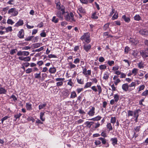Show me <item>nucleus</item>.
<instances>
[{"label": "nucleus", "mask_w": 148, "mask_h": 148, "mask_svg": "<svg viewBox=\"0 0 148 148\" xmlns=\"http://www.w3.org/2000/svg\"><path fill=\"white\" fill-rule=\"evenodd\" d=\"M123 61L124 62L126 63V65L127 66H129L131 63L130 62L127 60H123Z\"/></svg>", "instance_id": "nucleus-42"}, {"label": "nucleus", "mask_w": 148, "mask_h": 148, "mask_svg": "<svg viewBox=\"0 0 148 148\" xmlns=\"http://www.w3.org/2000/svg\"><path fill=\"white\" fill-rule=\"evenodd\" d=\"M137 65L138 68L140 69H143L145 66L144 63L142 61L138 63Z\"/></svg>", "instance_id": "nucleus-20"}, {"label": "nucleus", "mask_w": 148, "mask_h": 148, "mask_svg": "<svg viewBox=\"0 0 148 148\" xmlns=\"http://www.w3.org/2000/svg\"><path fill=\"white\" fill-rule=\"evenodd\" d=\"M97 87L98 88V89L99 92V95L102 92V89L100 85H97Z\"/></svg>", "instance_id": "nucleus-58"}, {"label": "nucleus", "mask_w": 148, "mask_h": 148, "mask_svg": "<svg viewBox=\"0 0 148 148\" xmlns=\"http://www.w3.org/2000/svg\"><path fill=\"white\" fill-rule=\"evenodd\" d=\"M109 77V74L108 72H106L104 73L103 78L104 79L107 80Z\"/></svg>", "instance_id": "nucleus-21"}, {"label": "nucleus", "mask_w": 148, "mask_h": 148, "mask_svg": "<svg viewBox=\"0 0 148 148\" xmlns=\"http://www.w3.org/2000/svg\"><path fill=\"white\" fill-rule=\"evenodd\" d=\"M122 18L124 19L126 22L127 23H129L130 21V18L128 17H127L125 15H123L122 16Z\"/></svg>", "instance_id": "nucleus-18"}, {"label": "nucleus", "mask_w": 148, "mask_h": 148, "mask_svg": "<svg viewBox=\"0 0 148 148\" xmlns=\"http://www.w3.org/2000/svg\"><path fill=\"white\" fill-rule=\"evenodd\" d=\"M24 33L23 30L21 29L18 34V36L20 38H23L24 36Z\"/></svg>", "instance_id": "nucleus-13"}, {"label": "nucleus", "mask_w": 148, "mask_h": 148, "mask_svg": "<svg viewBox=\"0 0 148 148\" xmlns=\"http://www.w3.org/2000/svg\"><path fill=\"white\" fill-rule=\"evenodd\" d=\"M130 41L132 43V44L135 45H137L138 42V41L137 39L131 38Z\"/></svg>", "instance_id": "nucleus-14"}, {"label": "nucleus", "mask_w": 148, "mask_h": 148, "mask_svg": "<svg viewBox=\"0 0 148 148\" xmlns=\"http://www.w3.org/2000/svg\"><path fill=\"white\" fill-rule=\"evenodd\" d=\"M134 19L135 20L139 21L141 19V18L140 16L138 15H136L134 17Z\"/></svg>", "instance_id": "nucleus-39"}, {"label": "nucleus", "mask_w": 148, "mask_h": 148, "mask_svg": "<svg viewBox=\"0 0 148 148\" xmlns=\"http://www.w3.org/2000/svg\"><path fill=\"white\" fill-rule=\"evenodd\" d=\"M9 14H11L12 16H16L18 14V10L15 8H11L9 9L8 12Z\"/></svg>", "instance_id": "nucleus-3"}, {"label": "nucleus", "mask_w": 148, "mask_h": 148, "mask_svg": "<svg viewBox=\"0 0 148 148\" xmlns=\"http://www.w3.org/2000/svg\"><path fill=\"white\" fill-rule=\"evenodd\" d=\"M111 141L112 142V143L114 145L117 143V140L116 138H112L111 139Z\"/></svg>", "instance_id": "nucleus-23"}, {"label": "nucleus", "mask_w": 148, "mask_h": 148, "mask_svg": "<svg viewBox=\"0 0 148 148\" xmlns=\"http://www.w3.org/2000/svg\"><path fill=\"white\" fill-rule=\"evenodd\" d=\"M138 110L135 111L133 112V114L134 115V117L135 118L138 117Z\"/></svg>", "instance_id": "nucleus-46"}, {"label": "nucleus", "mask_w": 148, "mask_h": 148, "mask_svg": "<svg viewBox=\"0 0 148 148\" xmlns=\"http://www.w3.org/2000/svg\"><path fill=\"white\" fill-rule=\"evenodd\" d=\"M6 32H7L9 31H12V27H8L7 28H5Z\"/></svg>", "instance_id": "nucleus-55"}, {"label": "nucleus", "mask_w": 148, "mask_h": 148, "mask_svg": "<svg viewBox=\"0 0 148 148\" xmlns=\"http://www.w3.org/2000/svg\"><path fill=\"white\" fill-rule=\"evenodd\" d=\"M6 92V90L3 88H0V94H5Z\"/></svg>", "instance_id": "nucleus-38"}, {"label": "nucleus", "mask_w": 148, "mask_h": 148, "mask_svg": "<svg viewBox=\"0 0 148 148\" xmlns=\"http://www.w3.org/2000/svg\"><path fill=\"white\" fill-rule=\"evenodd\" d=\"M133 112L132 111L129 110L128 111V116H132L133 115Z\"/></svg>", "instance_id": "nucleus-64"}, {"label": "nucleus", "mask_w": 148, "mask_h": 148, "mask_svg": "<svg viewBox=\"0 0 148 148\" xmlns=\"http://www.w3.org/2000/svg\"><path fill=\"white\" fill-rule=\"evenodd\" d=\"M64 18L67 21L73 23L76 21L73 14L71 12H66L64 14Z\"/></svg>", "instance_id": "nucleus-1"}, {"label": "nucleus", "mask_w": 148, "mask_h": 148, "mask_svg": "<svg viewBox=\"0 0 148 148\" xmlns=\"http://www.w3.org/2000/svg\"><path fill=\"white\" fill-rule=\"evenodd\" d=\"M118 14L116 13H115L113 16H112V19L113 20H114L118 18Z\"/></svg>", "instance_id": "nucleus-45"}, {"label": "nucleus", "mask_w": 148, "mask_h": 148, "mask_svg": "<svg viewBox=\"0 0 148 148\" xmlns=\"http://www.w3.org/2000/svg\"><path fill=\"white\" fill-rule=\"evenodd\" d=\"M107 128L108 129L109 131H111L112 130V127L110 123H108L106 125Z\"/></svg>", "instance_id": "nucleus-30"}, {"label": "nucleus", "mask_w": 148, "mask_h": 148, "mask_svg": "<svg viewBox=\"0 0 148 148\" xmlns=\"http://www.w3.org/2000/svg\"><path fill=\"white\" fill-rule=\"evenodd\" d=\"M59 21V19L56 18V16H54L53 17L52 21L55 23H57Z\"/></svg>", "instance_id": "nucleus-29"}, {"label": "nucleus", "mask_w": 148, "mask_h": 148, "mask_svg": "<svg viewBox=\"0 0 148 148\" xmlns=\"http://www.w3.org/2000/svg\"><path fill=\"white\" fill-rule=\"evenodd\" d=\"M56 6L57 8L58 9V10H61V9L62 8L65 9V8L63 6H60V5L58 3L57 4Z\"/></svg>", "instance_id": "nucleus-41"}, {"label": "nucleus", "mask_w": 148, "mask_h": 148, "mask_svg": "<svg viewBox=\"0 0 148 148\" xmlns=\"http://www.w3.org/2000/svg\"><path fill=\"white\" fill-rule=\"evenodd\" d=\"M22 115V114L21 113H19L18 114H17L14 116V117L15 118V119L14 120V121H16L17 119H19L20 117Z\"/></svg>", "instance_id": "nucleus-27"}, {"label": "nucleus", "mask_w": 148, "mask_h": 148, "mask_svg": "<svg viewBox=\"0 0 148 148\" xmlns=\"http://www.w3.org/2000/svg\"><path fill=\"white\" fill-rule=\"evenodd\" d=\"M35 77L36 78H40L41 77L40 73H36L35 74Z\"/></svg>", "instance_id": "nucleus-56"}, {"label": "nucleus", "mask_w": 148, "mask_h": 148, "mask_svg": "<svg viewBox=\"0 0 148 148\" xmlns=\"http://www.w3.org/2000/svg\"><path fill=\"white\" fill-rule=\"evenodd\" d=\"M101 118V116H98L92 118L91 119H89L88 120L93 121H98L100 120Z\"/></svg>", "instance_id": "nucleus-19"}, {"label": "nucleus", "mask_w": 148, "mask_h": 148, "mask_svg": "<svg viewBox=\"0 0 148 148\" xmlns=\"http://www.w3.org/2000/svg\"><path fill=\"white\" fill-rule=\"evenodd\" d=\"M92 121H86L85 122V124L86 125V126L89 128L94 123Z\"/></svg>", "instance_id": "nucleus-24"}, {"label": "nucleus", "mask_w": 148, "mask_h": 148, "mask_svg": "<svg viewBox=\"0 0 148 148\" xmlns=\"http://www.w3.org/2000/svg\"><path fill=\"white\" fill-rule=\"evenodd\" d=\"M114 101L116 102H117L119 100V96L118 94H116L114 95Z\"/></svg>", "instance_id": "nucleus-25"}, {"label": "nucleus", "mask_w": 148, "mask_h": 148, "mask_svg": "<svg viewBox=\"0 0 148 148\" xmlns=\"http://www.w3.org/2000/svg\"><path fill=\"white\" fill-rule=\"evenodd\" d=\"M99 68L101 70H104L106 69V66L104 64H102L99 66Z\"/></svg>", "instance_id": "nucleus-37"}, {"label": "nucleus", "mask_w": 148, "mask_h": 148, "mask_svg": "<svg viewBox=\"0 0 148 148\" xmlns=\"http://www.w3.org/2000/svg\"><path fill=\"white\" fill-rule=\"evenodd\" d=\"M82 68H83L82 73L84 75L86 76L87 75V69L86 68H84L83 67H82Z\"/></svg>", "instance_id": "nucleus-52"}, {"label": "nucleus", "mask_w": 148, "mask_h": 148, "mask_svg": "<svg viewBox=\"0 0 148 148\" xmlns=\"http://www.w3.org/2000/svg\"><path fill=\"white\" fill-rule=\"evenodd\" d=\"M40 43H37L33 44L32 46L34 48H36L40 47Z\"/></svg>", "instance_id": "nucleus-35"}, {"label": "nucleus", "mask_w": 148, "mask_h": 148, "mask_svg": "<svg viewBox=\"0 0 148 148\" xmlns=\"http://www.w3.org/2000/svg\"><path fill=\"white\" fill-rule=\"evenodd\" d=\"M77 95L75 92L73 91L71 92L70 98L74 99L77 97Z\"/></svg>", "instance_id": "nucleus-22"}, {"label": "nucleus", "mask_w": 148, "mask_h": 148, "mask_svg": "<svg viewBox=\"0 0 148 148\" xmlns=\"http://www.w3.org/2000/svg\"><path fill=\"white\" fill-rule=\"evenodd\" d=\"M64 78H57L55 79L56 81H60V82H58L56 83V86H61L63 85V82L64 80Z\"/></svg>", "instance_id": "nucleus-5"}, {"label": "nucleus", "mask_w": 148, "mask_h": 148, "mask_svg": "<svg viewBox=\"0 0 148 148\" xmlns=\"http://www.w3.org/2000/svg\"><path fill=\"white\" fill-rule=\"evenodd\" d=\"M26 108L27 110L30 111L32 110V105L29 103H26Z\"/></svg>", "instance_id": "nucleus-17"}, {"label": "nucleus", "mask_w": 148, "mask_h": 148, "mask_svg": "<svg viewBox=\"0 0 148 148\" xmlns=\"http://www.w3.org/2000/svg\"><path fill=\"white\" fill-rule=\"evenodd\" d=\"M47 104L45 103H40L38 106L39 109L40 110L42 109H43L46 106Z\"/></svg>", "instance_id": "nucleus-26"}, {"label": "nucleus", "mask_w": 148, "mask_h": 148, "mask_svg": "<svg viewBox=\"0 0 148 148\" xmlns=\"http://www.w3.org/2000/svg\"><path fill=\"white\" fill-rule=\"evenodd\" d=\"M92 84V83L91 82H87L86 83V84L84 88H88L91 86Z\"/></svg>", "instance_id": "nucleus-49"}, {"label": "nucleus", "mask_w": 148, "mask_h": 148, "mask_svg": "<svg viewBox=\"0 0 148 148\" xmlns=\"http://www.w3.org/2000/svg\"><path fill=\"white\" fill-rule=\"evenodd\" d=\"M29 53L28 51H20L17 52V55L18 56H26L29 55Z\"/></svg>", "instance_id": "nucleus-8"}, {"label": "nucleus", "mask_w": 148, "mask_h": 148, "mask_svg": "<svg viewBox=\"0 0 148 148\" xmlns=\"http://www.w3.org/2000/svg\"><path fill=\"white\" fill-rule=\"evenodd\" d=\"M109 23H106L105 24L103 27V29L106 30L108 28L109 26Z\"/></svg>", "instance_id": "nucleus-54"}, {"label": "nucleus", "mask_w": 148, "mask_h": 148, "mask_svg": "<svg viewBox=\"0 0 148 148\" xmlns=\"http://www.w3.org/2000/svg\"><path fill=\"white\" fill-rule=\"evenodd\" d=\"M148 95V90H145L141 94V95L143 96H147Z\"/></svg>", "instance_id": "nucleus-51"}, {"label": "nucleus", "mask_w": 148, "mask_h": 148, "mask_svg": "<svg viewBox=\"0 0 148 148\" xmlns=\"http://www.w3.org/2000/svg\"><path fill=\"white\" fill-rule=\"evenodd\" d=\"M129 87V86L127 83L123 84L122 86V89L125 92L127 91L128 90Z\"/></svg>", "instance_id": "nucleus-12"}, {"label": "nucleus", "mask_w": 148, "mask_h": 148, "mask_svg": "<svg viewBox=\"0 0 148 148\" xmlns=\"http://www.w3.org/2000/svg\"><path fill=\"white\" fill-rule=\"evenodd\" d=\"M90 110L87 114L90 116H93L95 114V108L94 107L90 106L89 108Z\"/></svg>", "instance_id": "nucleus-6"}, {"label": "nucleus", "mask_w": 148, "mask_h": 148, "mask_svg": "<svg viewBox=\"0 0 148 148\" xmlns=\"http://www.w3.org/2000/svg\"><path fill=\"white\" fill-rule=\"evenodd\" d=\"M140 53L141 56L143 58H146L148 56V49L141 50L140 51Z\"/></svg>", "instance_id": "nucleus-7"}, {"label": "nucleus", "mask_w": 148, "mask_h": 148, "mask_svg": "<svg viewBox=\"0 0 148 148\" xmlns=\"http://www.w3.org/2000/svg\"><path fill=\"white\" fill-rule=\"evenodd\" d=\"M17 51L16 49H12L10 51V54L12 55L15 53Z\"/></svg>", "instance_id": "nucleus-44"}, {"label": "nucleus", "mask_w": 148, "mask_h": 148, "mask_svg": "<svg viewBox=\"0 0 148 148\" xmlns=\"http://www.w3.org/2000/svg\"><path fill=\"white\" fill-rule=\"evenodd\" d=\"M78 10L80 13L83 14L85 13V10L82 7H79Z\"/></svg>", "instance_id": "nucleus-31"}, {"label": "nucleus", "mask_w": 148, "mask_h": 148, "mask_svg": "<svg viewBox=\"0 0 148 148\" xmlns=\"http://www.w3.org/2000/svg\"><path fill=\"white\" fill-rule=\"evenodd\" d=\"M119 68V67L118 66H115L113 67L112 70L113 71H115L118 70Z\"/></svg>", "instance_id": "nucleus-59"}, {"label": "nucleus", "mask_w": 148, "mask_h": 148, "mask_svg": "<svg viewBox=\"0 0 148 148\" xmlns=\"http://www.w3.org/2000/svg\"><path fill=\"white\" fill-rule=\"evenodd\" d=\"M139 33L142 35H148V31L145 29H141L139 31Z\"/></svg>", "instance_id": "nucleus-9"}, {"label": "nucleus", "mask_w": 148, "mask_h": 148, "mask_svg": "<svg viewBox=\"0 0 148 148\" xmlns=\"http://www.w3.org/2000/svg\"><path fill=\"white\" fill-rule=\"evenodd\" d=\"M136 85V83L135 82H132L129 86L130 87H134V88H135Z\"/></svg>", "instance_id": "nucleus-60"}, {"label": "nucleus", "mask_w": 148, "mask_h": 148, "mask_svg": "<svg viewBox=\"0 0 148 148\" xmlns=\"http://www.w3.org/2000/svg\"><path fill=\"white\" fill-rule=\"evenodd\" d=\"M63 95L66 97H68L69 95V91L66 90L63 92Z\"/></svg>", "instance_id": "nucleus-32"}, {"label": "nucleus", "mask_w": 148, "mask_h": 148, "mask_svg": "<svg viewBox=\"0 0 148 148\" xmlns=\"http://www.w3.org/2000/svg\"><path fill=\"white\" fill-rule=\"evenodd\" d=\"M99 139L101 140L103 144H105L106 143V140L105 138L100 137L99 138Z\"/></svg>", "instance_id": "nucleus-40"}, {"label": "nucleus", "mask_w": 148, "mask_h": 148, "mask_svg": "<svg viewBox=\"0 0 148 148\" xmlns=\"http://www.w3.org/2000/svg\"><path fill=\"white\" fill-rule=\"evenodd\" d=\"M91 45L90 44H85L83 46V48L86 52H88L91 49Z\"/></svg>", "instance_id": "nucleus-11"}, {"label": "nucleus", "mask_w": 148, "mask_h": 148, "mask_svg": "<svg viewBox=\"0 0 148 148\" xmlns=\"http://www.w3.org/2000/svg\"><path fill=\"white\" fill-rule=\"evenodd\" d=\"M138 54V52L137 51H134L132 55L135 57H136Z\"/></svg>", "instance_id": "nucleus-63"}, {"label": "nucleus", "mask_w": 148, "mask_h": 148, "mask_svg": "<svg viewBox=\"0 0 148 148\" xmlns=\"http://www.w3.org/2000/svg\"><path fill=\"white\" fill-rule=\"evenodd\" d=\"M116 122V118L115 117H111L110 120V123H112L114 125Z\"/></svg>", "instance_id": "nucleus-34"}, {"label": "nucleus", "mask_w": 148, "mask_h": 148, "mask_svg": "<svg viewBox=\"0 0 148 148\" xmlns=\"http://www.w3.org/2000/svg\"><path fill=\"white\" fill-rule=\"evenodd\" d=\"M34 36H28L27 38H26L25 39V41H30L32 40V38Z\"/></svg>", "instance_id": "nucleus-61"}, {"label": "nucleus", "mask_w": 148, "mask_h": 148, "mask_svg": "<svg viewBox=\"0 0 148 148\" xmlns=\"http://www.w3.org/2000/svg\"><path fill=\"white\" fill-rule=\"evenodd\" d=\"M138 69L136 68H134L132 70V74H134V75H136L137 73Z\"/></svg>", "instance_id": "nucleus-36"}, {"label": "nucleus", "mask_w": 148, "mask_h": 148, "mask_svg": "<svg viewBox=\"0 0 148 148\" xmlns=\"http://www.w3.org/2000/svg\"><path fill=\"white\" fill-rule=\"evenodd\" d=\"M118 78V76L116 75H115L113 78V79L114 80V83L116 85H117L119 83L121 82L120 80Z\"/></svg>", "instance_id": "nucleus-10"}, {"label": "nucleus", "mask_w": 148, "mask_h": 148, "mask_svg": "<svg viewBox=\"0 0 148 148\" xmlns=\"http://www.w3.org/2000/svg\"><path fill=\"white\" fill-rule=\"evenodd\" d=\"M44 64L42 60L38 61L37 62V64L39 66H40Z\"/></svg>", "instance_id": "nucleus-62"}, {"label": "nucleus", "mask_w": 148, "mask_h": 148, "mask_svg": "<svg viewBox=\"0 0 148 148\" xmlns=\"http://www.w3.org/2000/svg\"><path fill=\"white\" fill-rule=\"evenodd\" d=\"M31 58L29 56L24 57L23 61L25 62H28L30 61Z\"/></svg>", "instance_id": "nucleus-50"}, {"label": "nucleus", "mask_w": 148, "mask_h": 148, "mask_svg": "<svg viewBox=\"0 0 148 148\" xmlns=\"http://www.w3.org/2000/svg\"><path fill=\"white\" fill-rule=\"evenodd\" d=\"M69 65L70 66L69 68L70 69H75L76 67V65L71 62L69 63Z\"/></svg>", "instance_id": "nucleus-33"}, {"label": "nucleus", "mask_w": 148, "mask_h": 148, "mask_svg": "<svg viewBox=\"0 0 148 148\" xmlns=\"http://www.w3.org/2000/svg\"><path fill=\"white\" fill-rule=\"evenodd\" d=\"M114 61L113 60H108L107 62V63L108 64L109 66H111L112 65H113L114 64Z\"/></svg>", "instance_id": "nucleus-53"}, {"label": "nucleus", "mask_w": 148, "mask_h": 148, "mask_svg": "<svg viewBox=\"0 0 148 148\" xmlns=\"http://www.w3.org/2000/svg\"><path fill=\"white\" fill-rule=\"evenodd\" d=\"M23 21L22 20L20 19L15 24V26L16 27H18L23 25Z\"/></svg>", "instance_id": "nucleus-16"}, {"label": "nucleus", "mask_w": 148, "mask_h": 148, "mask_svg": "<svg viewBox=\"0 0 148 148\" xmlns=\"http://www.w3.org/2000/svg\"><path fill=\"white\" fill-rule=\"evenodd\" d=\"M80 39L82 40H84L88 43L90 42V34L88 33H84V35L82 36Z\"/></svg>", "instance_id": "nucleus-2"}, {"label": "nucleus", "mask_w": 148, "mask_h": 148, "mask_svg": "<svg viewBox=\"0 0 148 148\" xmlns=\"http://www.w3.org/2000/svg\"><path fill=\"white\" fill-rule=\"evenodd\" d=\"M65 12L64 9L62 8L61 10H58L56 12V15L57 17L60 18L61 20L63 19V15L64 14Z\"/></svg>", "instance_id": "nucleus-4"}, {"label": "nucleus", "mask_w": 148, "mask_h": 148, "mask_svg": "<svg viewBox=\"0 0 148 148\" xmlns=\"http://www.w3.org/2000/svg\"><path fill=\"white\" fill-rule=\"evenodd\" d=\"M49 71L50 73L54 74L56 72V68L53 66L52 67L50 68L49 69Z\"/></svg>", "instance_id": "nucleus-15"}, {"label": "nucleus", "mask_w": 148, "mask_h": 148, "mask_svg": "<svg viewBox=\"0 0 148 148\" xmlns=\"http://www.w3.org/2000/svg\"><path fill=\"white\" fill-rule=\"evenodd\" d=\"M33 71V69L31 68H29L27 69L26 70V73L27 74H29L31 72H32Z\"/></svg>", "instance_id": "nucleus-43"}, {"label": "nucleus", "mask_w": 148, "mask_h": 148, "mask_svg": "<svg viewBox=\"0 0 148 148\" xmlns=\"http://www.w3.org/2000/svg\"><path fill=\"white\" fill-rule=\"evenodd\" d=\"M92 18L94 19H97L98 17L96 14L95 12L92 15Z\"/></svg>", "instance_id": "nucleus-57"}, {"label": "nucleus", "mask_w": 148, "mask_h": 148, "mask_svg": "<svg viewBox=\"0 0 148 148\" xmlns=\"http://www.w3.org/2000/svg\"><path fill=\"white\" fill-rule=\"evenodd\" d=\"M45 114V112H41L40 115V119L42 121H44L45 120V118L43 117Z\"/></svg>", "instance_id": "nucleus-28"}, {"label": "nucleus", "mask_w": 148, "mask_h": 148, "mask_svg": "<svg viewBox=\"0 0 148 148\" xmlns=\"http://www.w3.org/2000/svg\"><path fill=\"white\" fill-rule=\"evenodd\" d=\"M79 62L80 59L78 58L75 59L73 61V63L75 64H79Z\"/></svg>", "instance_id": "nucleus-47"}, {"label": "nucleus", "mask_w": 148, "mask_h": 148, "mask_svg": "<svg viewBox=\"0 0 148 148\" xmlns=\"http://www.w3.org/2000/svg\"><path fill=\"white\" fill-rule=\"evenodd\" d=\"M14 23V22L13 21L10 19H8L7 21V23L8 24L12 25Z\"/></svg>", "instance_id": "nucleus-48"}]
</instances>
